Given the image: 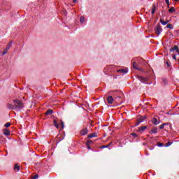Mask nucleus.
Returning a JSON list of instances; mask_svg holds the SVG:
<instances>
[{
    "mask_svg": "<svg viewBox=\"0 0 179 179\" xmlns=\"http://www.w3.org/2000/svg\"><path fill=\"white\" fill-rule=\"evenodd\" d=\"M7 107L9 110H22V108L24 107V105L23 104V101L18 99H14L13 103L7 104Z\"/></svg>",
    "mask_w": 179,
    "mask_h": 179,
    "instance_id": "obj_1",
    "label": "nucleus"
},
{
    "mask_svg": "<svg viewBox=\"0 0 179 179\" xmlns=\"http://www.w3.org/2000/svg\"><path fill=\"white\" fill-rule=\"evenodd\" d=\"M163 31V29L160 27V25H157L155 27V33L156 34H158V36Z\"/></svg>",
    "mask_w": 179,
    "mask_h": 179,
    "instance_id": "obj_2",
    "label": "nucleus"
},
{
    "mask_svg": "<svg viewBox=\"0 0 179 179\" xmlns=\"http://www.w3.org/2000/svg\"><path fill=\"white\" fill-rule=\"evenodd\" d=\"M138 80H140V82H148V80H149V78H145V77H142V76H138Z\"/></svg>",
    "mask_w": 179,
    "mask_h": 179,
    "instance_id": "obj_3",
    "label": "nucleus"
},
{
    "mask_svg": "<svg viewBox=\"0 0 179 179\" xmlns=\"http://www.w3.org/2000/svg\"><path fill=\"white\" fill-rule=\"evenodd\" d=\"M116 72H118L119 73H128V69H122L119 70H116Z\"/></svg>",
    "mask_w": 179,
    "mask_h": 179,
    "instance_id": "obj_4",
    "label": "nucleus"
},
{
    "mask_svg": "<svg viewBox=\"0 0 179 179\" xmlns=\"http://www.w3.org/2000/svg\"><path fill=\"white\" fill-rule=\"evenodd\" d=\"M173 51H176L177 54H179V49H178V46L175 45L173 48H171L170 49V52H173Z\"/></svg>",
    "mask_w": 179,
    "mask_h": 179,
    "instance_id": "obj_5",
    "label": "nucleus"
},
{
    "mask_svg": "<svg viewBox=\"0 0 179 179\" xmlns=\"http://www.w3.org/2000/svg\"><path fill=\"white\" fill-rule=\"evenodd\" d=\"M87 132H88L87 129V128H85V129H83L80 131V135H82V136H85V135H87Z\"/></svg>",
    "mask_w": 179,
    "mask_h": 179,
    "instance_id": "obj_6",
    "label": "nucleus"
},
{
    "mask_svg": "<svg viewBox=\"0 0 179 179\" xmlns=\"http://www.w3.org/2000/svg\"><path fill=\"white\" fill-rule=\"evenodd\" d=\"M107 101H108V104H113V103L114 101V99L113 98V96H109L107 98Z\"/></svg>",
    "mask_w": 179,
    "mask_h": 179,
    "instance_id": "obj_7",
    "label": "nucleus"
},
{
    "mask_svg": "<svg viewBox=\"0 0 179 179\" xmlns=\"http://www.w3.org/2000/svg\"><path fill=\"white\" fill-rule=\"evenodd\" d=\"M86 22H87L86 18L84 16H81L80 17V23H81V24L86 23Z\"/></svg>",
    "mask_w": 179,
    "mask_h": 179,
    "instance_id": "obj_8",
    "label": "nucleus"
},
{
    "mask_svg": "<svg viewBox=\"0 0 179 179\" xmlns=\"http://www.w3.org/2000/svg\"><path fill=\"white\" fill-rule=\"evenodd\" d=\"M148 127L146 126H143V127H138V132H143V131H145V129H147Z\"/></svg>",
    "mask_w": 179,
    "mask_h": 179,
    "instance_id": "obj_9",
    "label": "nucleus"
},
{
    "mask_svg": "<svg viewBox=\"0 0 179 179\" xmlns=\"http://www.w3.org/2000/svg\"><path fill=\"white\" fill-rule=\"evenodd\" d=\"M96 137H97V134H96V133H92V134L88 135L89 138H96Z\"/></svg>",
    "mask_w": 179,
    "mask_h": 179,
    "instance_id": "obj_10",
    "label": "nucleus"
},
{
    "mask_svg": "<svg viewBox=\"0 0 179 179\" xmlns=\"http://www.w3.org/2000/svg\"><path fill=\"white\" fill-rule=\"evenodd\" d=\"M160 22L162 23V24H163V26H166V24L169 23V20L164 21V20L160 19Z\"/></svg>",
    "mask_w": 179,
    "mask_h": 179,
    "instance_id": "obj_11",
    "label": "nucleus"
},
{
    "mask_svg": "<svg viewBox=\"0 0 179 179\" xmlns=\"http://www.w3.org/2000/svg\"><path fill=\"white\" fill-rule=\"evenodd\" d=\"M152 122L154 124V125H157L159 124V121L156 118H153Z\"/></svg>",
    "mask_w": 179,
    "mask_h": 179,
    "instance_id": "obj_12",
    "label": "nucleus"
},
{
    "mask_svg": "<svg viewBox=\"0 0 179 179\" xmlns=\"http://www.w3.org/2000/svg\"><path fill=\"white\" fill-rule=\"evenodd\" d=\"M3 134H4V135H6V136H8L10 135V131L6 129H4Z\"/></svg>",
    "mask_w": 179,
    "mask_h": 179,
    "instance_id": "obj_13",
    "label": "nucleus"
},
{
    "mask_svg": "<svg viewBox=\"0 0 179 179\" xmlns=\"http://www.w3.org/2000/svg\"><path fill=\"white\" fill-rule=\"evenodd\" d=\"M141 122H143V120H138V122L134 124V127H138L139 125V124H141Z\"/></svg>",
    "mask_w": 179,
    "mask_h": 179,
    "instance_id": "obj_14",
    "label": "nucleus"
},
{
    "mask_svg": "<svg viewBox=\"0 0 179 179\" xmlns=\"http://www.w3.org/2000/svg\"><path fill=\"white\" fill-rule=\"evenodd\" d=\"M53 111L51 109H49L47 110V112L45 113L46 115H51V114H52Z\"/></svg>",
    "mask_w": 179,
    "mask_h": 179,
    "instance_id": "obj_15",
    "label": "nucleus"
},
{
    "mask_svg": "<svg viewBox=\"0 0 179 179\" xmlns=\"http://www.w3.org/2000/svg\"><path fill=\"white\" fill-rule=\"evenodd\" d=\"M53 124H54L55 127H56V128H59V124H58V122H57V120H55L53 121Z\"/></svg>",
    "mask_w": 179,
    "mask_h": 179,
    "instance_id": "obj_16",
    "label": "nucleus"
},
{
    "mask_svg": "<svg viewBox=\"0 0 179 179\" xmlns=\"http://www.w3.org/2000/svg\"><path fill=\"white\" fill-rule=\"evenodd\" d=\"M10 47H12V43H11V42H10V43L8 44L7 47L6 48V51H8V50H10Z\"/></svg>",
    "mask_w": 179,
    "mask_h": 179,
    "instance_id": "obj_17",
    "label": "nucleus"
},
{
    "mask_svg": "<svg viewBox=\"0 0 179 179\" xmlns=\"http://www.w3.org/2000/svg\"><path fill=\"white\" fill-rule=\"evenodd\" d=\"M151 134H157V128H153L151 130Z\"/></svg>",
    "mask_w": 179,
    "mask_h": 179,
    "instance_id": "obj_18",
    "label": "nucleus"
},
{
    "mask_svg": "<svg viewBox=\"0 0 179 179\" xmlns=\"http://www.w3.org/2000/svg\"><path fill=\"white\" fill-rule=\"evenodd\" d=\"M169 13H173V12H176V10L174 9V7H171L169 10Z\"/></svg>",
    "mask_w": 179,
    "mask_h": 179,
    "instance_id": "obj_19",
    "label": "nucleus"
},
{
    "mask_svg": "<svg viewBox=\"0 0 179 179\" xmlns=\"http://www.w3.org/2000/svg\"><path fill=\"white\" fill-rule=\"evenodd\" d=\"M14 170H17V171H19V170H20V166L17 164H15Z\"/></svg>",
    "mask_w": 179,
    "mask_h": 179,
    "instance_id": "obj_20",
    "label": "nucleus"
},
{
    "mask_svg": "<svg viewBox=\"0 0 179 179\" xmlns=\"http://www.w3.org/2000/svg\"><path fill=\"white\" fill-rule=\"evenodd\" d=\"M166 27H167V29H173V24H168L166 25Z\"/></svg>",
    "mask_w": 179,
    "mask_h": 179,
    "instance_id": "obj_21",
    "label": "nucleus"
},
{
    "mask_svg": "<svg viewBox=\"0 0 179 179\" xmlns=\"http://www.w3.org/2000/svg\"><path fill=\"white\" fill-rule=\"evenodd\" d=\"M155 12H156V7L154 6L152 10V15H155Z\"/></svg>",
    "mask_w": 179,
    "mask_h": 179,
    "instance_id": "obj_22",
    "label": "nucleus"
},
{
    "mask_svg": "<svg viewBox=\"0 0 179 179\" xmlns=\"http://www.w3.org/2000/svg\"><path fill=\"white\" fill-rule=\"evenodd\" d=\"M4 127L6 128H9V127H10V122H7L5 124Z\"/></svg>",
    "mask_w": 179,
    "mask_h": 179,
    "instance_id": "obj_23",
    "label": "nucleus"
},
{
    "mask_svg": "<svg viewBox=\"0 0 179 179\" xmlns=\"http://www.w3.org/2000/svg\"><path fill=\"white\" fill-rule=\"evenodd\" d=\"M133 68H134V69H139L138 67H136V62L133 63Z\"/></svg>",
    "mask_w": 179,
    "mask_h": 179,
    "instance_id": "obj_24",
    "label": "nucleus"
},
{
    "mask_svg": "<svg viewBox=\"0 0 179 179\" xmlns=\"http://www.w3.org/2000/svg\"><path fill=\"white\" fill-rule=\"evenodd\" d=\"M110 145H102L100 147V149H105V148H108Z\"/></svg>",
    "mask_w": 179,
    "mask_h": 179,
    "instance_id": "obj_25",
    "label": "nucleus"
},
{
    "mask_svg": "<svg viewBox=\"0 0 179 179\" xmlns=\"http://www.w3.org/2000/svg\"><path fill=\"white\" fill-rule=\"evenodd\" d=\"M147 117L146 116H141V118H139L138 120H143V122L145 121V120H146Z\"/></svg>",
    "mask_w": 179,
    "mask_h": 179,
    "instance_id": "obj_26",
    "label": "nucleus"
},
{
    "mask_svg": "<svg viewBox=\"0 0 179 179\" xmlns=\"http://www.w3.org/2000/svg\"><path fill=\"white\" fill-rule=\"evenodd\" d=\"M166 125V123H164V124H161L160 126H159V129H163V128H164V126Z\"/></svg>",
    "mask_w": 179,
    "mask_h": 179,
    "instance_id": "obj_27",
    "label": "nucleus"
},
{
    "mask_svg": "<svg viewBox=\"0 0 179 179\" xmlns=\"http://www.w3.org/2000/svg\"><path fill=\"white\" fill-rule=\"evenodd\" d=\"M172 143H171V142H168L166 146V147L171 146Z\"/></svg>",
    "mask_w": 179,
    "mask_h": 179,
    "instance_id": "obj_28",
    "label": "nucleus"
},
{
    "mask_svg": "<svg viewBox=\"0 0 179 179\" xmlns=\"http://www.w3.org/2000/svg\"><path fill=\"white\" fill-rule=\"evenodd\" d=\"M131 135H132L133 136H134V138H136V137L138 136V134H135V133L131 134Z\"/></svg>",
    "mask_w": 179,
    "mask_h": 179,
    "instance_id": "obj_29",
    "label": "nucleus"
},
{
    "mask_svg": "<svg viewBox=\"0 0 179 179\" xmlns=\"http://www.w3.org/2000/svg\"><path fill=\"white\" fill-rule=\"evenodd\" d=\"M6 52H8V50H6V49H5V50L3 51V55H5V54H6Z\"/></svg>",
    "mask_w": 179,
    "mask_h": 179,
    "instance_id": "obj_30",
    "label": "nucleus"
},
{
    "mask_svg": "<svg viewBox=\"0 0 179 179\" xmlns=\"http://www.w3.org/2000/svg\"><path fill=\"white\" fill-rule=\"evenodd\" d=\"M37 178H38V175H36V176L34 177L33 179H37Z\"/></svg>",
    "mask_w": 179,
    "mask_h": 179,
    "instance_id": "obj_31",
    "label": "nucleus"
},
{
    "mask_svg": "<svg viewBox=\"0 0 179 179\" xmlns=\"http://www.w3.org/2000/svg\"><path fill=\"white\" fill-rule=\"evenodd\" d=\"M158 146H159V148H162V146H163V143H159L158 144Z\"/></svg>",
    "mask_w": 179,
    "mask_h": 179,
    "instance_id": "obj_32",
    "label": "nucleus"
},
{
    "mask_svg": "<svg viewBox=\"0 0 179 179\" xmlns=\"http://www.w3.org/2000/svg\"><path fill=\"white\" fill-rule=\"evenodd\" d=\"M92 141L91 140H90V141H88L87 142V144L89 145V143H92Z\"/></svg>",
    "mask_w": 179,
    "mask_h": 179,
    "instance_id": "obj_33",
    "label": "nucleus"
},
{
    "mask_svg": "<svg viewBox=\"0 0 179 179\" xmlns=\"http://www.w3.org/2000/svg\"><path fill=\"white\" fill-rule=\"evenodd\" d=\"M173 59H177V57H176V55H174L173 56Z\"/></svg>",
    "mask_w": 179,
    "mask_h": 179,
    "instance_id": "obj_34",
    "label": "nucleus"
},
{
    "mask_svg": "<svg viewBox=\"0 0 179 179\" xmlns=\"http://www.w3.org/2000/svg\"><path fill=\"white\" fill-rule=\"evenodd\" d=\"M61 126H62V128H64V122H62Z\"/></svg>",
    "mask_w": 179,
    "mask_h": 179,
    "instance_id": "obj_35",
    "label": "nucleus"
},
{
    "mask_svg": "<svg viewBox=\"0 0 179 179\" xmlns=\"http://www.w3.org/2000/svg\"><path fill=\"white\" fill-rule=\"evenodd\" d=\"M73 2L74 3H76V2H78V0H73Z\"/></svg>",
    "mask_w": 179,
    "mask_h": 179,
    "instance_id": "obj_36",
    "label": "nucleus"
},
{
    "mask_svg": "<svg viewBox=\"0 0 179 179\" xmlns=\"http://www.w3.org/2000/svg\"><path fill=\"white\" fill-rule=\"evenodd\" d=\"M166 3L170 2V0H165Z\"/></svg>",
    "mask_w": 179,
    "mask_h": 179,
    "instance_id": "obj_37",
    "label": "nucleus"
},
{
    "mask_svg": "<svg viewBox=\"0 0 179 179\" xmlns=\"http://www.w3.org/2000/svg\"><path fill=\"white\" fill-rule=\"evenodd\" d=\"M166 65L167 66H170V64L169 63V62H166Z\"/></svg>",
    "mask_w": 179,
    "mask_h": 179,
    "instance_id": "obj_38",
    "label": "nucleus"
},
{
    "mask_svg": "<svg viewBox=\"0 0 179 179\" xmlns=\"http://www.w3.org/2000/svg\"><path fill=\"white\" fill-rule=\"evenodd\" d=\"M167 6H170V1H168V3H166Z\"/></svg>",
    "mask_w": 179,
    "mask_h": 179,
    "instance_id": "obj_39",
    "label": "nucleus"
},
{
    "mask_svg": "<svg viewBox=\"0 0 179 179\" xmlns=\"http://www.w3.org/2000/svg\"><path fill=\"white\" fill-rule=\"evenodd\" d=\"M87 148L88 149H90V146L89 145V144H87Z\"/></svg>",
    "mask_w": 179,
    "mask_h": 179,
    "instance_id": "obj_40",
    "label": "nucleus"
},
{
    "mask_svg": "<svg viewBox=\"0 0 179 179\" xmlns=\"http://www.w3.org/2000/svg\"><path fill=\"white\" fill-rule=\"evenodd\" d=\"M179 0H175V2H178Z\"/></svg>",
    "mask_w": 179,
    "mask_h": 179,
    "instance_id": "obj_41",
    "label": "nucleus"
},
{
    "mask_svg": "<svg viewBox=\"0 0 179 179\" xmlns=\"http://www.w3.org/2000/svg\"><path fill=\"white\" fill-rule=\"evenodd\" d=\"M111 143H110L108 145H109V146L111 145Z\"/></svg>",
    "mask_w": 179,
    "mask_h": 179,
    "instance_id": "obj_42",
    "label": "nucleus"
},
{
    "mask_svg": "<svg viewBox=\"0 0 179 179\" xmlns=\"http://www.w3.org/2000/svg\"><path fill=\"white\" fill-rule=\"evenodd\" d=\"M164 81L166 82V79H164Z\"/></svg>",
    "mask_w": 179,
    "mask_h": 179,
    "instance_id": "obj_43",
    "label": "nucleus"
},
{
    "mask_svg": "<svg viewBox=\"0 0 179 179\" xmlns=\"http://www.w3.org/2000/svg\"><path fill=\"white\" fill-rule=\"evenodd\" d=\"M168 6V8H170V6Z\"/></svg>",
    "mask_w": 179,
    "mask_h": 179,
    "instance_id": "obj_44",
    "label": "nucleus"
},
{
    "mask_svg": "<svg viewBox=\"0 0 179 179\" xmlns=\"http://www.w3.org/2000/svg\"><path fill=\"white\" fill-rule=\"evenodd\" d=\"M110 68H114V66H110Z\"/></svg>",
    "mask_w": 179,
    "mask_h": 179,
    "instance_id": "obj_45",
    "label": "nucleus"
}]
</instances>
